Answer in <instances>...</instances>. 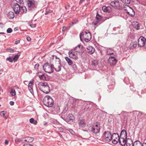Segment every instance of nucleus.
Here are the masks:
<instances>
[{"label":"nucleus","instance_id":"58836bf2","mask_svg":"<svg viewBox=\"0 0 146 146\" xmlns=\"http://www.w3.org/2000/svg\"><path fill=\"white\" fill-rule=\"evenodd\" d=\"M102 18V17L101 16L99 15L98 13H97L95 19L99 21H100Z\"/></svg>","mask_w":146,"mask_h":146},{"label":"nucleus","instance_id":"7c9ffc66","mask_svg":"<svg viewBox=\"0 0 146 146\" xmlns=\"http://www.w3.org/2000/svg\"><path fill=\"white\" fill-rule=\"evenodd\" d=\"M133 25V27L136 29L138 30L139 29V26L138 22H134Z\"/></svg>","mask_w":146,"mask_h":146},{"label":"nucleus","instance_id":"f257e3e1","mask_svg":"<svg viewBox=\"0 0 146 146\" xmlns=\"http://www.w3.org/2000/svg\"><path fill=\"white\" fill-rule=\"evenodd\" d=\"M38 86L40 90L45 93L47 94L50 91L49 86L46 82H40Z\"/></svg>","mask_w":146,"mask_h":146},{"label":"nucleus","instance_id":"a18cd8bd","mask_svg":"<svg viewBox=\"0 0 146 146\" xmlns=\"http://www.w3.org/2000/svg\"><path fill=\"white\" fill-rule=\"evenodd\" d=\"M13 31L12 29L11 28H9L7 30V32L8 33H10Z\"/></svg>","mask_w":146,"mask_h":146},{"label":"nucleus","instance_id":"0e129e2a","mask_svg":"<svg viewBox=\"0 0 146 146\" xmlns=\"http://www.w3.org/2000/svg\"><path fill=\"white\" fill-rule=\"evenodd\" d=\"M133 48H135L137 46V44H134L133 45Z\"/></svg>","mask_w":146,"mask_h":146},{"label":"nucleus","instance_id":"39448f33","mask_svg":"<svg viewBox=\"0 0 146 146\" xmlns=\"http://www.w3.org/2000/svg\"><path fill=\"white\" fill-rule=\"evenodd\" d=\"M103 137L107 142H110L112 140V135L110 131H105L103 133Z\"/></svg>","mask_w":146,"mask_h":146},{"label":"nucleus","instance_id":"49530a36","mask_svg":"<svg viewBox=\"0 0 146 146\" xmlns=\"http://www.w3.org/2000/svg\"><path fill=\"white\" fill-rule=\"evenodd\" d=\"M68 131L72 135H74L75 134V132H74L71 129H68Z\"/></svg>","mask_w":146,"mask_h":146},{"label":"nucleus","instance_id":"2eb2a0df","mask_svg":"<svg viewBox=\"0 0 146 146\" xmlns=\"http://www.w3.org/2000/svg\"><path fill=\"white\" fill-rule=\"evenodd\" d=\"M77 53H83L84 52V49L83 46L81 45H78L76 47L74 50Z\"/></svg>","mask_w":146,"mask_h":146},{"label":"nucleus","instance_id":"c85d7f7f","mask_svg":"<svg viewBox=\"0 0 146 146\" xmlns=\"http://www.w3.org/2000/svg\"><path fill=\"white\" fill-rule=\"evenodd\" d=\"M65 59L69 66L71 65L72 64L73 62L68 57H65Z\"/></svg>","mask_w":146,"mask_h":146},{"label":"nucleus","instance_id":"b1692460","mask_svg":"<svg viewBox=\"0 0 146 146\" xmlns=\"http://www.w3.org/2000/svg\"><path fill=\"white\" fill-rule=\"evenodd\" d=\"M87 51L89 54H92L94 52L95 49L92 46H89L87 48Z\"/></svg>","mask_w":146,"mask_h":146},{"label":"nucleus","instance_id":"c756f323","mask_svg":"<svg viewBox=\"0 0 146 146\" xmlns=\"http://www.w3.org/2000/svg\"><path fill=\"white\" fill-rule=\"evenodd\" d=\"M7 114L6 111H1L0 112V115L3 117H4L5 119H7V117L5 116V115Z\"/></svg>","mask_w":146,"mask_h":146},{"label":"nucleus","instance_id":"a878e982","mask_svg":"<svg viewBox=\"0 0 146 146\" xmlns=\"http://www.w3.org/2000/svg\"><path fill=\"white\" fill-rule=\"evenodd\" d=\"M126 146H133V143L131 139H128L127 140Z\"/></svg>","mask_w":146,"mask_h":146},{"label":"nucleus","instance_id":"bb28decb","mask_svg":"<svg viewBox=\"0 0 146 146\" xmlns=\"http://www.w3.org/2000/svg\"><path fill=\"white\" fill-rule=\"evenodd\" d=\"M24 139H25L24 141L28 142H32L34 139V138L33 137H27Z\"/></svg>","mask_w":146,"mask_h":146},{"label":"nucleus","instance_id":"f704fd0d","mask_svg":"<svg viewBox=\"0 0 146 146\" xmlns=\"http://www.w3.org/2000/svg\"><path fill=\"white\" fill-rule=\"evenodd\" d=\"M98 64V62L96 60H94L92 61V65L94 68L97 66Z\"/></svg>","mask_w":146,"mask_h":146},{"label":"nucleus","instance_id":"603ef678","mask_svg":"<svg viewBox=\"0 0 146 146\" xmlns=\"http://www.w3.org/2000/svg\"><path fill=\"white\" fill-rule=\"evenodd\" d=\"M7 51L10 52H14V50L11 48L8 49Z\"/></svg>","mask_w":146,"mask_h":146},{"label":"nucleus","instance_id":"1a4fd4ad","mask_svg":"<svg viewBox=\"0 0 146 146\" xmlns=\"http://www.w3.org/2000/svg\"><path fill=\"white\" fill-rule=\"evenodd\" d=\"M119 115H120L121 119L123 121H127L129 117V113L126 111H122Z\"/></svg>","mask_w":146,"mask_h":146},{"label":"nucleus","instance_id":"e2e57ef3","mask_svg":"<svg viewBox=\"0 0 146 146\" xmlns=\"http://www.w3.org/2000/svg\"><path fill=\"white\" fill-rule=\"evenodd\" d=\"M19 42H20V41L19 40H18L16 41L15 42V44H17L18 43H19Z\"/></svg>","mask_w":146,"mask_h":146},{"label":"nucleus","instance_id":"dca6fc26","mask_svg":"<svg viewBox=\"0 0 146 146\" xmlns=\"http://www.w3.org/2000/svg\"><path fill=\"white\" fill-rule=\"evenodd\" d=\"M44 104L48 107H52L53 105V101H43Z\"/></svg>","mask_w":146,"mask_h":146},{"label":"nucleus","instance_id":"f8f14e48","mask_svg":"<svg viewBox=\"0 0 146 146\" xmlns=\"http://www.w3.org/2000/svg\"><path fill=\"white\" fill-rule=\"evenodd\" d=\"M108 62L111 65H115L117 62V60L115 57L111 56L108 59Z\"/></svg>","mask_w":146,"mask_h":146},{"label":"nucleus","instance_id":"37998d69","mask_svg":"<svg viewBox=\"0 0 146 146\" xmlns=\"http://www.w3.org/2000/svg\"><path fill=\"white\" fill-rule=\"evenodd\" d=\"M19 56L18 55H15L13 58V60L14 62H15L19 58Z\"/></svg>","mask_w":146,"mask_h":146},{"label":"nucleus","instance_id":"09e8293b","mask_svg":"<svg viewBox=\"0 0 146 146\" xmlns=\"http://www.w3.org/2000/svg\"><path fill=\"white\" fill-rule=\"evenodd\" d=\"M39 66V65L38 64H36L35 66V68L36 70H37L38 69V67Z\"/></svg>","mask_w":146,"mask_h":146},{"label":"nucleus","instance_id":"052dcab7","mask_svg":"<svg viewBox=\"0 0 146 146\" xmlns=\"http://www.w3.org/2000/svg\"><path fill=\"white\" fill-rule=\"evenodd\" d=\"M66 27H63V29H62V31H65L66 30Z\"/></svg>","mask_w":146,"mask_h":146},{"label":"nucleus","instance_id":"0eeeda50","mask_svg":"<svg viewBox=\"0 0 146 146\" xmlns=\"http://www.w3.org/2000/svg\"><path fill=\"white\" fill-rule=\"evenodd\" d=\"M138 46L139 47H144L146 48V38L140 36L138 40Z\"/></svg>","mask_w":146,"mask_h":146},{"label":"nucleus","instance_id":"de8ad7c7","mask_svg":"<svg viewBox=\"0 0 146 146\" xmlns=\"http://www.w3.org/2000/svg\"><path fill=\"white\" fill-rule=\"evenodd\" d=\"M7 60L9 61L10 62H12L13 61V59L11 57L7 58Z\"/></svg>","mask_w":146,"mask_h":146},{"label":"nucleus","instance_id":"6ab92c4d","mask_svg":"<svg viewBox=\"0 0 146 146\" xmlns=\"http://www.w3.org/2000/svg\"><path fill=\"white\" fill-rule=\"evenodd\" d=\"M34 82V80H32L30 81L28 86V89L31 93H32L33 92V86Z\"/></svg>","mask_w":146,"mask_h":146},{"label":"nucleus","instance_id":"c03bdc74","mask_svg":"<svg viewBox=\"0 0 146 146\" xmlns=\"http://www.w3.org/2000/svg\"><path fill=\"white\" fill-rule=\"evenodd\" d=\"M10 93L11 95L14 96L15 95V92L14 90L12 89L11 90Z\"/></svg>","mask_w":146,"mask_h":146},{"label":"nucleus","instance_id":"4be33fe9","mask_svg":"<svg viewBox=\"0 0 146 146\" xmlns=\"http://www.w3.org/2000/svg\"><path fill=\"white\" fill-rule=\"evenodd\" d=\"M75 119V117L72 114H70L68 115L67 118V120L68 122H70V121H73Z\"/></svg>","mask_w":146,"mask_h":146},{"label":"nucleus","instance_id":"4c0bfd02","mask_svg":"<svg viewBox=\"0 0 146 146\" xmlns=\"http://www.w3.org/2000/svg\"><path fill=\"white\" fill-rule=\"evenodd\" d=\"M100 21L97 20L96 19H95L92 22V24L94 25H97L99 23V21Z\"/></svg>","mask_w":146,"mask_h":146},{"label":"nucleus","instance_id":"2f4dec72","mask_svg":"<svg viewBox=\"0 0 146 146\" xmlns=\"http://www.w3.org/2000/svg\"><path fill=\"white\" fill-rule=\"evenodd\" d=\"M133 146H142V143L139 141H136L133 143Z\"/></svg>","mask_w":146,"mask_h":146},{"label":"nucleus","instance_id":"338daca9","mask_svg":"<svg viewBox=\"0 0 146 146\" xmlns=\"http://www.w3.org/2000/svg\"><path fill=\"white\" fill-rule=\"evenodd\" d=\"M84 0H80V3H82V2H84Z\"/></svg>","mask_w":146,"mask_h":146},{"label":"nucleus","instance_id":"9d476101","mask_svg":"<svg viewBox=\"0 0 146 146\" xmlns=\"http://www.w3.org/2000/svg\"><path fill=\"white\" fill-rule=\"evenodd\" d=\"M69 57L74 59H76L78 58L77 53L73 50H70L68 52Z\"/></svg>","mask_w":146,"mask_h":146},{"label":"nucleus","instance_id":"9b49d317","mask_svg":"<svg viewBox=\"0 0 146 146\" xmlns=\"http://www.w3.org/2000/svg\"><path fill=\"white\" fill-rule=\"evenodd\" d=\"M79 127L80 128H84L86 126V122L84 119H79L78 121Z\"/></svg>","mask_w":146,"mask_h":146},{"label":"nucleus","instance_id":"e433bc0d","mask_svg":"<svg viewBox=\"0 0 146 146\" xmlns=\"http://www.w3.org/2000/svg\"><path fill=\"white\" fill-rule=\"evenodd\" d=\"M20 11L22 13H26L27 11V9L26 7L25 6L22 7L21 8Z\"/></svg>","mask_w":146,"mask_h":146},{"label":"nucleus","instance_id":"72a5a7b5","mask_svg":"<svg viewBox=\"0 0 146 146\" xmlns=\"http://www.w3.org/2000/svg\"><path fill=\"white\" fill-rule=\"evenodd\" d=\"M29 121L31 123H33L35 125H36L37 123V121L36 120H35L34 118H33L30 119Z\"/></svg>","mask_w":146,"mask_h":146},{"label":"nucleus","instance_id":"13d9d810","mask_svg":"<svg viewBox=\"0 0 146 146\" xmlns=\"http://www.w3.org/2000/svg\"><path fill=\"white\" fill-rule=\"evenodd\" d=\"M9 103L11 105H13L14 104V102L12 101H11Z\"/></svg>","mask_w":146,"mask_h":146},{"label":"nucleus","instance_id":"a19ab883","mask_svg":"<svg viewBox=\"0 0 146 146\" xmlns=\"http://www.w3.org/2000/svg\"><path fill=\"white\" fill-rule=\"evenodd\" d=\"M23 141L22 139L19 138H16L15 140V142L16 143H18L21 142Z\"/></svg>","mask_w":146,"mask_h":146},{"label":"nucleus","instance_id":"cd10ccee","mask_svg":"<svg viewBox=\"0 0 146 146\" xmlns=\"http://www.w3.org/2000/svg\"><path fill=\"white\" fill-rule=\"evenodd\" d=\"M7 17L9 19H13L14 17V13L11 11L9 12L7 14Z\"/></svg>","mask_w":146,"mask_h":146},{"label":"nucleus","instance_id":"680f3d73","mask_svg":"<svg viewBox=\"0 0 146 146\" xmlns=\"http://www.w3.org/2000/svg\"><path fill=\"white\" fill-rule=\"evenodd\" d=\"M59 129L61 131H63V128L61 127L59 128Z\"/></svg>","mask_w":146,"mask_h":146},{"label":"nucleus","instance_id":"20e7f679","mask_svg":"<svg viewBox=\"0 0 146 146\" xmlns=\"http://www.w3.org/2000/svg\"><path fill=\"white\" fill-rule=\"evenodd\" d=\"M43 68L44 70L46 73L50 74L54 71L53 66L51 64L46 63L43 65Z\"/></svg>","mask_w":146,"mask_h":146},{"label":"nucleus","instance_id":"7ed1b4c3","mask_svg":"<svg viewBox=\"0 0 146 146\" xmlns=\"http://www.w3.org/2000/svg\"><path fill=\"white\" fill-rule=\"evenodd\" d=\"M80 37V38H83L86 42H88L90 41L91 39V34L89 31H86L84 32H82L81 33Z\"/></svg>","mask_w":146,"mask_h":146},{"label":"nucleus","instance_id":"5fc2aeb1","mask_svg":"<svg viewBox=\"0 0 146 146\" xmlns=\"http://www.w3.org/2000/svg\"><path fill=\"white\" fill-rule=\"evenodd\" d=\"M72 68L74 69V70H76L77 69V66L76 64H74L72 66Z\"/></svg>","mask_w":146,"mask_h":146},{"label":"nucleus","instance_id":"473e14b6","mask_svg":"<svg viewBox=\"0 0 146 146\" xmlns=\"http://www.w3.org/2000/svg\"><path fill=\"white\" fill-rule=\"evenodd\" d=\"M114 51L110 49H107V53L108 55H110L113 54L114 53Z\"/></svg>","mask_w":146,"mask_h":146},{"label":"nucleus","instance_id":"a211bd4d","mask_svg":"<svg viewBox=\"0 0 146 146\" xmlns=\"http://www.w3.org/2000/svg\"><path fill=\"white\" fill-rule=\"evenodd\" d=\"M110 5L111 6L117 9H118L120 7V5L118 1H112Z\"/></svg>","mask_w":146,"mask_h":146},{"label":"nucleus","instance_id":"69168bd1","mask_svg":"<svg viewBox=\"0 0 146 146\" xmlns=\"http://www.w3.org/2000/svg\"><path fill=\"white\" fill-rule=\"evenodd\" d=\"M142 146H146V143H143L142 144Z\"/></svg>","mask_w":146,"mask_h":146},{"label":"nucleus","instance_id":"423d86ee","mask_svg":"<svg viewBox=\"0 0 146 146\" xmlns=\"http://www.w3.org/2000/svg\"><path fill=\"white\" fill-rule=\"evenodd\" d=\"M123 9L127 14L131 17H133L135 15V12L131 7L127 5H125Z\"/></svg>","mask_w":146,"mask_h":146},{"label":"nucleus","instance_id":"79ce46f5","mask_svg":"<svg viewBox=\"0 0 146 146\" xmlns=\"http://www.w3.org/2000/svg\"><path fill=\"white\" fill-rule=\"evenodd\" d=\"M135 113L138 116H141L142 114V113L138 111H133V113Z\"/></svg>","mask_w":146,"mask_h":146},{"label":"nucleus","instance_id":"3c124183","mask_svg":"<svg viewBox=\"0 0 146 146\" xmlns=\"http://www.w3.org/2000/svg\"><path fill=\"white\" fill-rule=\"evenodd\" d=\"M4 25L2 23H0V29H2L4 27Z\"/></svg>","mask_w":146,"mask_h":146},{"label":"nucleus","instance_id":"f3484780","mask_svg":"<svg viewBox=\"0 0 146 146\" xmlns=\"http://www.w3.org/2000/svg\"><path fill=\"white\" fill-rule=\"evenodd\" d=\"M38 76L41 80H46V76L41 72H38Z\"/></svg>","mask_w":146,"mask_h":146},{"label":"nucleus","instance_id":"f03ea898","mask_svg":"<svg viewBox=\"0 0 146 146\" xmlns=\"http://www.w3.org/2000/svg\"><path fill=\"white\" fill-rule=\"evenodd\" d=\"M88 130L92 134H96L100 131V126L97 124L95 125H92L88 127Z\"/></svg>","mask_w":146,"mask_h":146},{"label":"nucleus","instance_id":"6e6d98bb","mask_svg":"<svg viewBox=\"0 0 146 146\" xmlns=\"http://www.w3.org/2000/svg\"><path fill=\"white\" fill-rule=\"evenodd\" d=\"M27 40L28 41H30L31 40V39L30 37H28L27 38Z\"/></svg>","mask_w":146,"mask_h":146},{"label":"nucleus","instance_id":"c9c22d12","mask_svg":"<svg viewBox=\"0 0 146 146\" xmlns=\"http://www.w3.org/2000/svg\"><path fill=\"white\" fill-rule=\"evenodd\" d=\"M43 100H53L52 98L49 96H45Z\"/></svg>","mask_w":146,"mask_h":146},{"label":"nucleus","instance_id":"8fccbe9b","mask_svg":"<svg viewBox=\"0 0 146 146\" xmlns=\"http://www.w3.org/2000/svg\"><path fill=\"white\" fill-rule=\"evenodd\" d=\"M29 25L31 27L33 28H35L36 27V24H30Z\"/></svg>","mask_w":146,"mask_h":146},{"label":"nucleus","instance_id":"393cba45","mask_svg":"<svg viewBox=\"0 0 146 146\" xmlns=\"http://www.w3.org/2000/svg\"><path fill=\"white\" fill-rule=\"evenodd\" d=\"M55 70L57 72L60 71L61 69V65L59 63H57L54 68Z\"/></svg>","mask_w":146,"mask_h":146},{"label":"nucleus","instance_id":"5701e85b","mask_svg":"<svg viewBox=\"0 0 146 146\" xmlns=\"http://www.w3.org/2000/svg\"><path fill=\"white\" fill-rule=\"evenodd\" d=\"M102 10L108 13H110L112 11L110 7H106V6H104L102 7Z\"/></svg>","mask_w":146,"mask_h":146},{"label":"nucleus","instance_id":"4d7b16f0","mask_svg":"<svg viewBox=\"0 0 146 146\" xmlns=\"http://www.w3.org/2000/svg\"><path fill=\"white\" fill-rule=\"evenodd\" d=\"M18 3H21L23 2V1L22 0H15Z\"/></svg>","mask_w":146,"mask_h":146},{"label":"nucleus","instance_id":"864d4df0","mask_svg":"<svg viewBox=\"0 0 146 146\" xmlns=\"http://www.w3.org/2000/svg\"><path fill=\"white\" fill-rule=\"evenodd\" d=\"M23 146H33V145L29 144H26L23 145Z\"/></svg>","mask_w":146,"mask_h":146},{"label":"nucleus","instance_id":"ea45409f","mask_svg":"<svg viewBox=\"0 0 146 146\" xmlns=\"http://www.w3.org/2000/svg\"><path fill=\"white\" fill-rule=\"evenodd\" d=\"M123 3L128 4L130 3L131 0H121Z\"/></svg>","mask_w":146,"mask_h":146},{"label":"nucleus","instance_id":"4468645a","mask_svg":"<svg viewBox=\"0 0 146 146\" xmlns=\"http://www.w3.org/2000/svg\"><path fill=\"white\" fill-rule=\"evenodd\" d=\"M27 3L30 9L32 8H34L35 6V1L33 0H28Z\"/></svg>","mask_w":146,"mask_h":146},{"label":"nucleus","instance_id":"ddd939ff","mask_svg":"<svg viewBox=\"0 0 146 146\" xmlns=\"http://www.w3.org/2000/svg\"><path fill=\"white\" fill-rule=\"evenodd\" d=\"M13 8L15 13L16 14H18L20 11V7L19 5L17 3L15 4Z\"/></svg>","mask_w":146,"mask_h":146},{"label":"nucleus","instance_id":"774afa93","mask_svg":"<svg viewBox=\"0 0 146 146\" xmlns=\"http://www.w3.org/2000/svg\"><path fill=\"white\" fill-rule=\"evenodd\" d=\"M58 135H59L60 136V137L61 138H62V135L60 133H58Z\"/></svg>","mask_w":146,"mask_h":146},{"label":"nucleus","instance_id":"412c9836","mask_svg":"<svg viewBox=\"0 0 146 146\" xmlns=\"http://www.w3.org/2000/svg\"><path fill=\"white\" fill-rule=\"evenodd\" d=\"M127 139L120 138L119 142L121 145L124 146L127 143Z\"/></svg>","mask_w":146,"mask_h":146},{"label":"nucleus","instance_id":"6e6552de","mask_svg":"<svg viewBox=\"0 0 146 146\" xmlns=\"http://www.w3.org/2000/svg\"><path fill=\"white\" fill-rule=\"evenodd\" d=\"M112 142L114 144H117L119 142L120 139V137L118 134L116 133H114L112 134Z\"/></svg>","mask_w":146,"mask_h":146},{"label":"nucleus","instance_id":"bf43d9fd","mask_svg":"<svg viewBox=\"0 0 146 146\" xmlns=\"http://www.w3.org/2000/svg\"><path fill=\"white\" fill-rule=\"evenodd\" d=\"M8 143H9V141L7 140H6L5 141V144H6V145H7Z\"/></svg>","mask_w":146,"mask_h":146},{"label":"nucleus","instance_id":"aec40b11","mask_svg":"<svg viewBox=\"0 0 146 146\" xmlns=\"http://www.w3.org/2000/svg\"><path fill=\"white\" fill-rule=\"evenodd\" d=\"M119 137L120 138H122L123 139H127V132L125 130L123 129L121 131Z\"/></svg>","mask_w":146,"mask_h":146}]
</instances>
